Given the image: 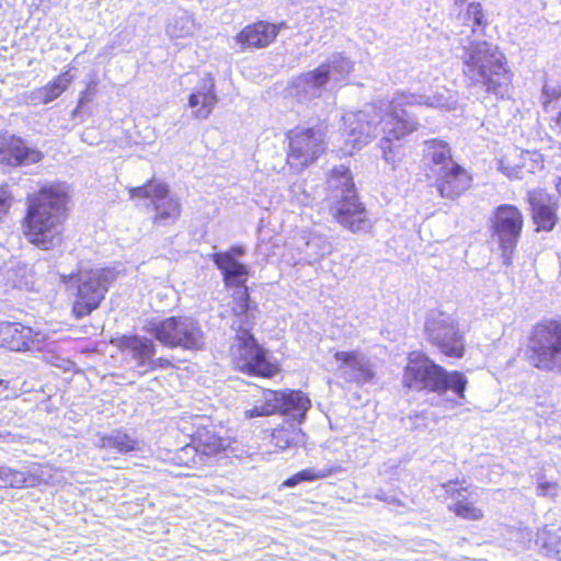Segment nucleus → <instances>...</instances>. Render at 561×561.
<instances>
[{"label":"nucleus","instance_id":"obj_1","mask_svg":"<svg viewBox=\"0 0 561 561\" xmlns=\"http://www.w3.org/2000/svg\"><path fill=\"white\" fill-rule=\"evenodd\" d=\"M451 99L445 94L434 95L402 92L393 96L386 107L383 104L366 105L365 108L348 113L344 116L345 144L352 149H359L376 136L378 127L382 134L380 149L383 159L394 169L404 157L402 140L404 137L417 129L419 123L405 106L426 105L436 108H450Z\"/></svg>","mask_w":561,"mask_h":561},{"label":"nucleus","instance_id":"obj_2","mask_svg":"<svg viewBox=\"0 0 561 561\" xmlns=\"http://www.w3.org/2000/svg\"><path fill=\"white\" fill-rule=\"evenodd\" d=\"M458 19L463 28L458 33L456 56L462 64L466 84L504 98L508 93L513 75L505 55L497 46L483 39L488 22L482 5L478 2L469 3Z\"/></svg>","mask_w":561,"mask_h":561},{"label":"nucleus","instance_id":"obj_3","mask_svg":"<svg viewBox=\"0 0 561 561\" xmlns=\"http://www.w3.org/2000/svg\"><path fill=\"white\" fill-rule=\"evenodd\" d=\"M69 195L62 185H48L27 198L22 220L25 239L41 250H53L62 242Z\"/></svg>","mask_w":561,"mask_h":561},{"label":"nucleus","instance_id":"obj_4","mask_svg":"<svg viewBox=\"0 0 561 561\" xmlns=\"http://www.w3.org/2000/svg\"><path fill=\"white\" fill-rule=\"evenodd\" d=\"M232 296V312L239 321L236 340L231 345L236 369L261 377L274 376L276 365L267 359L265 351L251 333L257 312L256 304L250 299L248 287L236 288Z\"/></svg>","mask_w":561,"mask_h":561},{"label":"nucleus","instance_id":"obj_5","mask_svg":"<svg viewBox=\"0 0 561 561\" xmlns=\"http://www.w3.org/2000/svg\"><path fill=\"white\" fill-rule=\"evenodd\" d=\"M467 377L457 370L448 371L428 357L411 359L404 369L403 385L412 390L437 394L436 405L455 408L465 399Z\"/></svg>","mask_w":561,"mask_h":561},{"label":"nucleus","instance_id":"obj_6","mask_svg":"<svg viewBox=\"0 0 561 561\" xmlns=\"http://www.w3.org/2000/svg\"><path fill=\"white\" fill-rule=\"evenodd\" d=\"M330 213L333 218L350 231L366 232L371 228L365 206L358 201L351 171L345 165L331 170L327 180Z\"/></svg>","mask_w":561,"mask_h":561},{"label":"nucleus","instance_id":"obj_7","mask_svg":"<svg viewBox=\"0 0 561 561\" xmlns=\"http://www.w3.org/2000/svg\"><path fill=\"white\" fill-rule=\"evenodd\" d=\"M142 330L168 348L197 352L206 347V334L198 320L188 316L152 318Z\"/></svg>","mask_w":561,"mask_h":561},{"label":"nucleus","instance_id":"obj_8","mask_svg":"<svg viewBox=\"0 0 561 561\" xmlns=\"http://www.w3.org/2000/svg\"><path fill=\"white\" fill-rule=\"evenodd\" d=\"M525 354L533 367L561 375V321L537 323L531 329Z\"/></svg>","mask_w":561,"mask_h":561},{"label":"nucleus","instance_id":"obj_9","mask_svg":"<svg viewBox=\"0 0 561 561\" xmlns=\"http://www.w3.org/2000/svg\"><path fill=\"white\" fill-rule=\"evenodd\" d=\"M62 278L76 289L72 310L77 318H82L99 308L110 285L117 278V272L113 268H96L80 271L76 275L71 274Z\"/></svg>","mask_w":561,"mask_h":561},{"label":"nucleus","instance_id":"obj_10","mask_svg":"<svg viewBox=\"0 0 561 561\" xmlns=\"http://www.w3.org/2000/svg\"><path fill=\"white\" fill-rule=\"evenodd\" d=\"M310 405L309 398L301 391L265 389L262 391L261 399L256 401L253 408L244 411V417L253 419L280 413L301 423Z\"/></svg>","mask_w":561,"mask_h":561},{"label":"nucleus","instance_id":"obj_11","mask_svg":"<svg viewBox=\"0 0 561 561\" xmlns=\"http://www.w3.org/2000/svg\"><path fill=\"white\" fill-rule=\"evenodd\" d=\"M490 221L492 234L502 250L503 263L510 265L522 236L524 216L516 206L502 204L493 210Z\"/></svg>","mask_w":561,"mask_h":561},{"label":"nucleus","instance_id":"obj_12","mask_svg":"<svg viewBox=\"0 0 561 561\" xmlns=\"http://www.w3.org/2000/svg\"><path fill=\"white\" fill-rule=\"evenodd\" d=\"M130 198H147L153 206L152 221L158 226H171L181 216V203L178 197L171 196L169 186L164 182L148 181L142 186L129 188Z\"/></svg>","mask_w":561,"mask_h":561},{"label":"nucleus","instance_id":"obj_13","mask_svg":"<svg viewBox=\"0 0 561 561\" xmlns=\"http://www.w3.org/2000/svg\"><path fill=\"white\" fill-rule=\"evenodd\" d=\"M425 332L431 343L449 357L463 356L465 342L455 319L442 311H431L426 318Z\"/></svg>","mask_w":561,"mask_h":561},{"label":"nucleus","instance_id":"obj_14","mask_svg":"<svg viewBox=\"0 0 561 561\" xmlns=\"http://www.w3.org/2000/svg\"><path fill=\"white\" fill-rule=\"evenodd\" d=\"M288 163L302 169L313 163L324 152V131L321 126L296 127L288 131Z\"/></svg>","mask_w":561,"mask_h":561},{"label":"nucleus","instance_id":"obj_15","mask_svg":"<svg viewBox=\"0 0 561 561\" xmlns=\"http://www.w3.org/2000/svg\"><path fill=\"white\" fill-rule=\"evenodd\" d=\"M44 154L19 136L0 134V167L19 168L42 161Z\"/></svg>","mask_w":561,"mask_h":561},{"label":"nucleus","instance_id":"obj_16","mask_svg":"<svg viewBox=\"0 0 561 561\" xmlns=\"http://www.w3.org/2000/svg\"><path fill=\"white\" fill-rule=\"evenodd\" d=\"M536 231H552L558 222V198L542 188L527 192L526 198Z\"/></svg>","mask_w":561,"mask_h":561},{"label":"nucleus","instance_id":"obj_17","mask_svg":"<svg viewBox=\"0 0 561 561\" xmlns=\"http://www.w3.org/2000/svg\"><path fill=\"white\" fill-rule=\"evenodd\" d=\"M333 357L339 362V377L346 382L367 383L375 377L370 359L360 352H335Z\"/></svg>","mask_w":561,"mask_h":561},{"label":"nucleus","instance_id":"obj_18","mask_svg":"<svg viewBox=\"0 0 561 561\" xmlns=\"http://www.w3.org/2000/svg\"><path fill=\"white\" fill-rule=\"evenodd\" d=\"M45 334L16 322H0V346L14 352L39 348Z\"/></svg>","mask_w":561,"mask_h":561},{"label":"nucleus","instance_id":"obj_19","mask_svg":"<svg viewBox=\"0 0 561 561\" xmlns=\"http://www.w3.org/2000/svg\"><path fill=\"white\" fill-rule=\"evenodd\" d=\"M435 186L443 198L451 199L459 197L471 185L470 174L458 163L450 167H442L434 174Z\"/></svg>","mask_w":561,"mask_h":561},{"label":"nucleus","instance_id":"obj_20","mask_svg":"<svg viewBox=\"0 0 561 561\" xmlns=\"http://www.w3.org/2000/svg\"><path fill=\"white\" fill-rule=\"evenodd\" d=\"M286 27V23L273 24L265 21L245 26L237 36L236 42L241 49L264 48L272 44L282 28Z\"/></svg>","mask_w":561,"mask_h":561},{"label":"nucleus","instance_id":"obj_21","mask_svg":"<svg viewBox=\"0 0 561 561\" xmlns=\"http://www.w3.org/2000/svg\"><path fill=\"white\" fill-rule=\"evenodd\" d=\"M118 347L135 362L140 374L152 371V357L156 355V344L152 340L140 335H123Z\"/></svg>","mask_w":561,"mask_h":561},{"label":"nucleus","instance_id":"obj_22","mask_svg":"<svg viewBox=\"0 0 561 561\" xmlns=\"http://www.w3.org/2000/svg\"><path fill=\"white\" fill-rule=\"evenodd\" d=\"M456 482L449 481L443 485L445 493L454 501L448 506L458 517L467 520H480L483 518V512L474 505L477 494H473L468 488H457Z\"/></svg>","mask_w":561,"mask_h":561},{"label":"nucleus","instance_id":"obj_23","mask_svg":"<svg viewBox=\"0 0 561 561\" xmlns=\"http://www.w3.org/2000/svg\"><path fill=\"white\" fill-rule=\"evenodd\" d=\"M324 68H317L307 71L295 78L289 85V94L297 98L299 102L310 101L320 98L327 81Z\"/></svg>","mask_w":561,"mask_h":561},{"label":"nucleus","instance_id":"obj_24","mask_svg":"<svg viewBox=\"0 0 561 561\" xmlns=\"http://www.w3.org/2000/svg\"><path fill=\"white\" fill-rule=\"evenodd\" d=\"M218 96L215 91V81L210 75H205L197 83L194 92L188 98V106L196 108L193 116L197 119H206L211 114Z\"/></svg>","mask_w":561,"mask_h":561},{"label":"nucleus","instance_id":"obj_25","mask_svg":"<svg viewBox=\"0 0 561 561\" xmlns=\"http://www.w3.org/2000/svg\"><path fill=\"white\" fill-rule=\"evenodd\" d=\"M213 261L221 271L226 286L245 287L249 268L244 264L238 262L230 253H215Z\"/></svg>","mask_w":561,"mask_h":561},{"label":"nucleus","instance_id":"obj_26","mask_svg":"<svg viewBox=\"0 0 561 561\" xmlns=\"http://www.w3.org/2000/svg\"><path fill=\"white\" fill-rule=\"evenodd\" d=\"M424 158L428 162L433 174L437 173L442 167H450L457 163L453 159L449 145L439 139L424 141Z\"/></svg>","mask_w":561,"mask_h":561},{"label":"nucleus","instance_id":"obj_27","mask_svg":"<svg viewBox=\"0 0 561 561\" xmlns=\"http://www.w3.org/2000/svg\"><path fill=\"white\" fill-rule=\"evenodd\" d=\"M195 445L206 463H211L213 458L226 448L225 440L210 431H199L195 437Z\"/></svg>","mask_w":561,"mask_h":561},{"label":"nucleus","instance_id":"obj_28","mask_svg":"<svg viewBox=\"0 0 561 561\" xmlns=\"http://www.w3.org/2000/svg\"><path fill=\"white\" fill-rule=\"evenodd\" d=\"M319 68H324L328 82L330 80L340 82L353 70V62L342 54L336 53L331 55L327 62L321 64Z\"/></svg>","mask_w":561,"mask_h":561},{"label":"nucleus","instance_id":"obj_29","mask_svg":"<svg viewBox=\"0 0 561 561\" xmlns=\"http://www.w3.org/2000/svg\"><path fill=\"white\" fill-rule=\"evenodd\" d=\"M196 31L194 19L185 11L176 13L167 25V33L171 38H186Z\"/></svg>","mask_w":561,"mask_h":561},{"label":"nucleus","instance_id":"obj_30","mask_svg":"<svg viewBox=\"0 0 561 561\" xmlns=\"http://www.w3.org/2000/svg\"><path fill=\"white\" fill-rule=\"evenodd\" d=\"M340 467H322V468H307L304 469L289 479H287L283 484L288 488H293L300 482H311L320 479L328 478L332 476L333 473H336L340 471Z\"/></svg>","mask_w":561,"mask_h":561},{"label":"nucleus","instance_id":"obj_31","mask_svg":"<svg viewBox=\"0 0 561 561\" xmlns=\"http://www.w3.org/2000/svg\"><path fill=\"white\" fill-rule=\"evenodd\" d=\"M272 438L276 447L286 449L304 443L305 434L296 425L290 424L288 427L275 430Z\"/></svg>","mask_w":561,"mask_h":561},{"label":"nucleus","instance_id":"obj_32","mask_svg":"<svg viewBox=\"0 0 561 561\" xmlns=\"http://www.w3.org/2000/svg\"><path fill=\"white\" fill-rule=\"evenodd\" d=\"M70 77L68 72L59 75L54 81L36 92V100L47 104L57 99L68 87Z\"/></svg>","mask_w":561,"mask_h":561},{"label":"nucleus","instance_id":"obj_33","mask_svg":"<svg viewBox=\"0 0 561 561\" xmlns=\"http://www.w3.org/2000/svg\"><path fill=\"white\" fill-rule=\"evenodd\" d=\"M304 252L309 263L316 262L332 252V244L327 237L311 234L305 244Z\"/></svg>","mask_w":561,"mask_h":561},{"label":"nucleus","instance_id":"obj_34","mask_svg":"<svg viewBox=\"0 0 561 561\" xmlns=\"http://www.w3.org/2000/svg\"><path fill=\"white\" fill-rule=\"evenodd\" d=\"M102 447L116 449L121 454L139 450V443L123 432H114L102 438Z\"/></svg>","mask_w":561,"mask_h":561},{"label":"nucleus","instance_id":"obj_35","mask_svg":"<svg viewBox=\"0 0 561 561\" xmlns=\"http://www.w3.org/2000/svg\"><path fill=\"white\" fill-rule=\"evenodd\" d=\"M174 461L180 466L195 467L199 465H207L204 456L201 455L198 447L195 444L186 445L175 453Z\"/></svg>","mask_w":561,"mask_h":561},{"label":"nucleus","instance_id":"obj_36","mask_svg":"<svg viewBox=\"0 0 561 561\" xmlns=\"http://www.w3.org/2000/svg\"><path fill=\"white\" fill-rule=\"evenodd\" d=\"M0 479L12 488H23L33 485L31 476H26L24 472H20L9 467H0Z\"/></svg>","mask_w":561,"mask_h":561},{"label":"nucleus","instance_id":"obj_37","mask_svg":"<svg viewBox=\"0 0 561 561\" xmlns=\"http://www.w3.org/2000/svg\"><path fill=\"white\" fill-rule=\"evenodd\" d=\"M520 159L523 167L527 168L530 173H535L537 170H541L543 168L542 154L537 151L520 152Z\"/></svg>","mask_w":561,"mask_h":561},{"label":"nucleus","instance_id":"obj_38","mask_svg":"<svg viewBox=\"0 0 561 561\" xmlns=\"http://www.w3.org/2000/svg\"><path fill=\"white\" fill-rule=\"evenodd\" d=\"M27 268L25 266L11 267L7 271L8 283L16 288H27L28 282L25 279Z\"/></svg>","mask_w":561,"mask_h":561},{"label":"nucleus","instance_id":"obj_39","mask_svg":"<svg viewBox=\"0 0 561 561\" xmlns=\"http://www.w3.org/2000/svg\"><path fill=\"white\" fill-rule=\"evenodd\" d=\"M523 164H511L506 158L497 161V170L511 180L523 179Z\"/></svg>","mask_w":561,"mask_h":561},{"label":"nucleus","instance_id":"obj_40","mask_svg":"<svg viewBox=\"0 0 561 561\" xmlns=\"http://www.w3.org/2000/svg\"><path fill=\"white\" fill-rule=\"evenodd\" d=\"M307 183H295L291 186L293 197L301 205H312L317 197L312 196L310 193H307Z\"/></svg>","mask_w":561,"mask_h":561},{"label":"nucleus","instance_id":"obj_41","mask_svg":"<svg viewBox=\"0 0 561 561\" xmlns=\"http://www.w3.org/2000/svg\"><path fill=\"white\" fill-rule=\"evenodd\" d=\"M12 194L8 185L0 186V221L9 213L12 205Z\"/></svg>","mask_w":561,"mask_h":561},{"label":"nucleus","instance_id":"obj_42","mask_svg":"<svg viewBox=\"0 0 561 561\" xmlns=\"http://www.w3.org/2000/svg\"><path fill=\"white\" fill-rule=\"evenodd\" d=\"M542 95L545 98L542 103L546 106L551 100L558 99L560 93L556 88L545 84L542 88Z\"/></svg>","mask_w":561,"mask_h":561},{"label":"nucleus","instance_id":"obj_43","mask_svg":"<svg viewBox=\"0 0 561 561\" xmlns=\"http://www.w3.org/2000/svg\"><path fill=\"white\" fill-rule=\"evenodd\" d=\"M557 484L552 482L541 481L538 482L537 485V494L539 496H546L548 495V492L550 489H556Z\"/></svg>","mask_w":561,"mask_h":561},{"label":"nucleus","instance_id":"obj_44","mask_svg":"<svg viewBox=\"0 0 561 561\" xmlns=\"http://www.w3.org/2000/svg\"><path fill=\"white\" fill-rule=\"evenodd\" d=\"M150 366H152V370H154L157 368H168L171 366V362L163 357L154 358V356H153L152 363Z\"/></svg>","mask_w":561,"mask_h":561},{"label":"nucleus","instance_id":"obj_45","mask_svg":"<svg viewBox=\"0 0 561 561\" xmlns=\"http://www.w3.org/2000/svg\"><path fill=\"white\" fill-rule=\"evenodd\" d=\"M375 499L379 500V501H382V502H386V503H399V501L391 494H388L383 491H378L376 494H375Z\"/></svg>","mask_w":561,"mask_h":561},{"label":"nucleus","instance_id":"obj_46","mask_svg":"<svg viewBox=\"0 0 561 561\" xmlns=\"http://www.w3.org/2000/svg\"><path fill=\"white\" fill-rule=\"evenodd\" d=\"M115 46H116V45H115V43L107 44V45L102 49V51L99 54V56H100V57H101V56L106 57V56L111 55V54H112V50L115 48Z\"/></svg>","mask_w":561,"mask_h":561},{"label":"nucleus","instance_id":"obj_47","mask_svg":"<svg viewBox=\"0 0 561 561\" xmlns=\"http://www.w3.org/2000/svg\"><path fill=\"white\" fill-rule=\"evenodd\" d=\"M230 253L233 257L234 256H241L244 254V249L240 245H237V247H232L231 250L228 252Z\"/></svg>","mask_w":561,"mask_h":561},{"label":"nucleus","instance_id":"obj_48","mask_svg":"<svg viewBox=\"0 0 561 561\" xmlns=\"http://www.w3.org/2000/svg\"><path fill=\"white\" fill-rule=\"evenodd\" d=\"M556 188L558 191V193L560 194L561 196V176L560 178H557V181H556Z\"/></svg>","mask_w":561,"mask_h":561},{"label":"nucleus","instance_id":"obj_49","mask_svg":"<svg viewBox=\"0 0 561 561\" xmlns=\"http://www.w3.org/2000/svg\"><path fill=\"white\" fill-rule=\"evenodd\" d=\"M9 381L0 379V387H3L4 389H8Z\"/></svg>","mask_w":561,"mask_h":561},{"label":"nucleus","instance_id":"obj_50","mask_svg":"<svg viewBox=\"0 0 561 561\" xmlns=\"http://www.w3.org/2000/svg\"><path fill=\"white\" fill-rule=\"evenodd\" d=\"M466 1H467V0H455V4H457V5H458V4H462V3H465Z\"/></svg>","mask_w":561,"mask_h":561}]
</instances>
